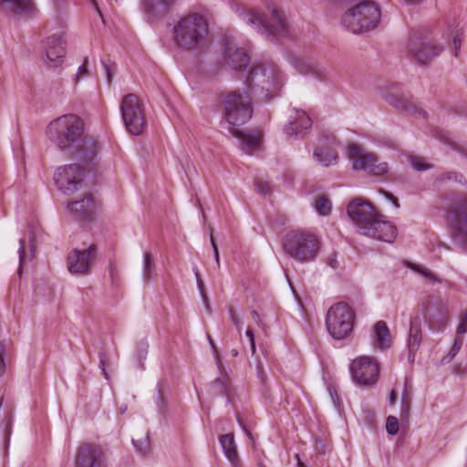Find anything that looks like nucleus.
Here are the masks:
<instances>
[{"label":"nucleus","mask_w":467,"mask_h":467,"mask_svg":"<svg viewBox=\"0 0 467 467\" xmlns=\"http://www.w3.org/2000/svg\"><path fill=\"white\" fill-rule=\"evenodd\" d=\"M83 119L75 114L62 115L52 120L47 127V136L60 150L70 152L74 159L90 164L96 161L98 142L86 137Z\"/></svg>","instance_id":"nucleus-1"},{"label":"nucleus","mask_w":467,"mask_h":467,"mask_svg":"<svg viewBox=\"0 0 467 467\" xmlns=\"http://www.w3.org/2000/svg\"><path fill=\"white\" fill-rule=\"evenodd\" d=\"M173 46L182 51H202L209 46L210 29L207 19L197 12H189L175 17L170 24Z\"/></svg>","instance_id":"nucleus-2"},{"label":"nucleus","mask_w":467,"mask_h":467,"mask_svg":"<svg viewBox=\"0 0 467 467\" xmlns=\"http://www.w3.org/2000/svg\"><path fill=\"white\" fill-rule=\"evenodd\" d=\"M246 81L257 97L270 100L279 95L284 77L276 64L263 62L253 66Z\"/></svg>","instance_id":"nucleus-3"},{"label":"nucleus","mask_w":467,"mask_h":467,"mask_svg":"<svg viewBox=\"0 0 467 467\" xmlns=\"http://www.w3.org/2000/svg\"><path fill=\"white\" fill-rule=\"evenodd\" d=\"M282 247L289 257L300 263H307L317 256L320 241L308 231L293 230L285 234Z\"/></svg>","instance_id":"nucleus-4"},{"label":"nucleus","mask_w":467,"mask_h":467,"mask_svg":"<svg viewBox=\"0 0 467 467\" xmlns=\"http://www.w3.org/2000/svg\"><path fill=\"white\" fill-rule=\"evenodd\" d=\"M270 17L257 10H250L241 15L242 19L254 26L259 33L269 39L288 35V24L284 13L276 7L270 8Z\"/></svg>","instance_id":"nucleus-5"},{"label":"nucleus","mask_w":467,"mask_h":467,"mask_svg":"<svg viewBox=\"0 0 467 467\" xmlns=\"http://www.w3.org/2000/svg\"><path fill=\"white\" fill-rule=\"evenodd\" d=\"M220 102L227 122L233 126L244 125L252 118V99L246 91L223 92L220 94Z\"/></svg>","instance_id":"nucleus-6"},{"label":"nucleus","mask_w":467,"mask_h":467,"mask_svg":"<svg viewBox=\"0 0 467 467\" xmlns=\"http://www.w3.org/2000/svg\"><path fill=\"white\" fill-rule=\"evenodd\" d=\"M380 10L372 0H352V33L362 34L377 27Z\"/></svg>","instance_id":"nucleus-7"},{"label":"nucleus","mask_w":467,"mask_h":467,"mask_svg":"<svg viewBox=\"0 0 467 467\" xmlns=\"http://www.w3.org/2000/svg\"><path fill=\"white\" fill-rule=\"evenodd\" d=\"M120 111L127 130L135 136L140 135L147 126L143 104L135 94L123 97Z\"/></svg>","instance_id":"nucleus-8"},{"label":"nucleus","mask_w":467,"mask_h":467,"mask_svg":"<svg viewBox=\"0 0 467 467\" xmlns=\"http://www.w3.org/2000/svg\"><path fill=\"white\" fill-rule=\"evenodd\" d=\"M352 170L364 171L369 176L380 177L387 174L389 168L387 162L379 161L375 153L352 141Z\"/></svg>","instance_id":"nucleus-9"},{"label":"nucleus","mask_w":467,"mask_h":467,"mask_svg":"<svg viewBox=\"0 0 467 467\" xmlns=\"http://www.w3.org/2000/svg\"><path fill=\"white\" fill-rule=\"evenodd\" d=\"M72 163L59 167L54 176L55 183L58 191L66 195H70L78 191L85 178L86 163Z\"/></svg>","instance_id":"nucleus-10"},{"label":"nucleus","mask_w":467,"mask_h":467,"mask_svg":"<svg viewBox=\"0 0 467 467\" xmlns=\"http://www.w3.org/2000/svg\"><path fill=\"white\" fill-rule=\"evenodd\" d=\"M328 333L335 339H344L350 333V306L338 302L330 306L326 317Z\"/></svg>","instance_id":"nucleus-11"},{"label":"nucleus","mask_w":467,"mask_h":467,"mask_svg":"<svg viewBox=\"0 0 467 467\" xmlns=\"http://www.w3.org/2000/svg\"><path fill=\"white\" fill-rule=\"evenodd\" d=\"M379 368L372 357L362 356L352 360V380L360 388H371L379 379Z\"/></svg>","instance_id":"nucleus-12"},{"label":"nucleus","mask_w":467,"mask_h":467,"mask_svg":"<svg viewBox=\"0 0 467 467\" xmlns=\"http://www.w3.org/2000/svg\"><path fill=\"white\" fill-rule=\"evenodd\" d=\"M107 452L100 444L82 443L77 449L74 467H107Z\"/></svg>","instance_id":"nucleus-13"},{"label":"nucleus","mask_w":467,"mask_h":467,"mask_svg":"<svg viewBox=\"0 0 467 467\" xmlns=\"http://www.w3.org/2000/svg\"><path fill=\"white\" fill-rule=\"evenodd\" d=\"M96 244H90L87 249H73L67 255V265L70 274L85 275L90 273L95 260Z\"/></svg>","instance_id":"nucleus-14"},{"label":"nucleus","mask_w":467,"mask_h":467,"mask_svg":"<svg viewBox=\"0 0 467 467\" xmlns=\"http://www.w3.org/2000/svg\"><path fill=\"white\" fill-rule=\"evenodd\" d=\"M452 237L467 244V195L459 199L450 211Z\"/></svg>","instance_id":"nucleus-15"},{"label":"nucleus","mask_w":467,"mask_h":467,"mask_svg":"<svg viewBox=\"0 0 467 467\" xmlns=\"http://www.w3.org/2000/svg\"><path fill=\"white\" fill-rule=\"evenodd\" d=\"M377 215L370 202L362 197L352 198V223L360 234H364L363 228H368Z\"/></svg>","instance_id":"nucleus-16"},{"label":"nucleus","mask_w":467,"mask_h":467,"mask_svg":"<svg viewBox=\"0 0 467 467\" xmlns=\"http://www.w3.org/2000/svg\"><path fill=\"white\" fill-rule=\"evenodd\" d=\"M177 0H140V9L148 23L163 19L172 11Z\"/></svg>","instance_id":"nucleus-17"},{"label":"nucleus","mask_w":467,"mask_h":467,"mask_svg":"<svg viewBox=\"0 0 467 467\" xmlns=\"http://www.w3.org/2000/svg\"><path fill=\"white\" fill-rule=\"evenodd\" d=\"M379 217L378 214L368 228H363V235L386 243H393L397 237V227L392 223L381 220Z\"/></svg>","instance_id":"nucleus-18"},{"label":"nucleus","mask_w":467,"mask_h":467,"mask_svg":"<svg viewBox=\"0 0 467 467\" xmlns=\"http://www.w3.org/2000/svg\"><path fill=\"white\" fill-rule=\"evenodd\" d=\"M47 63L49 67H58L66 55V41L63 36L53 35L45 40Z\"/></svg>","instance_id":"nucleus-19"},{"label":"nucleus","mask_w":467,"mask_h":467,"mask_svg":"<svg viewBox=\"0 0 467 467\" xmlns=\"http://www.w3.org/2000/svg\"><path fill=\"white\" fill-rule=\"evenodd\" d=\"M409 49L412 57L420 65H427L440 55L442 47L431 42L411 39L409 44Z\"/></svg>","instance_id":"nucleus-20"},{"label":"nucleus","mask_w":467,"mask_h":467,"mask_svg":"<svg viewBox=\"0 0 467 467\" xmlns=\"http://www.w3.org/2000/svg\"><path fill=\"white\" fill-rule=\"evenodd\" d=\"M223 59L234 70H242L250 62V57L245 50L238 47L232 39H226L225 41Z\"/></svg>","instance_id":"nucleus-21"},{"label":"nucleus","mask_w":467,"mask_h":467,"mask_svg":"<svg viewBox=\"0 0 467 467\" xmlns=\"http://www.w3.org/2000/svg\"><path fill=\"white\" fill-rule=\"evenodd\" d=\"M67 209L76 220L80 222H89L94 218L97 204L93 196L88 193L79 201L68 202Z\"/></svg>","instance_id":"nucleus-22"},{"label":"nucleus","mask_w":467,"mask_h":467,"mask_svg":"<svg viewBox=\"0 0 467 467\" xmlns=\"http://www.w3.org/2000/svg\"><path fill=\"white\" fill-rule=\"evenodd\" d=\"M312 127L311 119L302 110H295L291 119L285 127V132L289 137H303L306 130Z\"/></svg>","instance_id":"nucleus-23"},{"label":"nucleus","mask_w":467,"mask_h":467,"mask_svg":"<svg viewBox=\"0 0 467 467\" xmlns=\"http://www.w3.org/2000/svg\"><path fill=\"white\" fill-rule=\"evenodd\" d=\"M388 103L400 112L410 115H418L425 118V111L420 108L414 101L412 97L405 96H389Z\"/></svg>","instance_id":"nucleus-24"},{"label":"nucleus","mask_w":467,"mask_h":467,"mask_svg":"<svg viewBox=\"0 0 467 467\" xmlns=\"http://www.w3.org/2000/svg\"><path fill=\"white\" fill-rule=\"evenodd\" d=\"M420 318L416 316L410 319V335L407 342L409 361L413 362L415 354L418 351L421 342Z\"/></svg>","instance_id":"nucleus-25"},{"label":"nucleus","mask_w":467,"mask_h":467,"mask_svg":"<svg viewBox=\"0 0 467 467\" xmlns=\"http://www.w3.org/2000/svg\"><path fill=\"white\" fill-rule=\"evenodd\" d=\"M230 131L234 137L240 140L242 150L245 153L252 154L254 150L259 149L261 143V136L259 133L253 131L244 132L234 128H231Z\"/></svg>","instance_id":"nucleus-26"},{"label":"nucleus","mask_w":467,"mask_h":467,"mask_svg":"<svg viewBox=\"0 0 467 467\" xmlns=\"http://www.w3.org/2000/svg\"><path fill=\"white\" fill-rule=\"evenodd\" d=\"M219 441L222 446L223 451L229 461L232 467H242L237 448L233 433H227L219 437Z\"/></svg>","instance_id":"nucleus-27"},{"label":"nucleus","mask_w":467,"mask_h":467,"mask_svg":"<svg viewBox=\"0 0 467 467\" xmlns=\"http://www.w3.org/2000/svg\"><path fill=\"white\" fill-rule=\"evenodd\" d=\"M0 6L4 12L24 15L33 9L34 4L32 0H0Z\"/></svg>","instance_id":"nucleus-28"},{"label":"nucleus","mask_w":467,"mask_h":467,"mask_svg":"<svg viewBox=\"0 0 467 467\" xmlns=\"http://www.w3.org/2000/svg\"><path fill=\"white\" fill-rule=\"evenodd\" d=\"M374 335L377 340V347L380 350H385L390 347L391 336L385 321L380 320L374 325Z\"/></svg>","instance_id":"nucleus-29"},{"label":"nucleus","mask_w":467,"mask_h":467,"mask_svg":"<svg viewBox=\"0 0 467 467\" xmlns=\"http://www.w3.org/2000/svg\"><path fill=\"white\" fill-rule=\"evenodd\" d=\"M313 157L319 164L327 167L337 162V153L332 148L319 147L314 151Z\"/></svg>","instance_id":"nucleus-30"},{"label":"nucleus","mask_w":467,"mask_h":467,"mask_svg":"<svg viewBox=\"0 0 467 467\" xmlns=\"http://www.w3.org/2000/svg\"><path fill=\"white\" fill-rule=\"evenodd\" d=\"M313 207L320 216H328L332 210V203L327 195L320 194L315 198Z\"/></svg>","instance_id":"nucleus-31"},{"label":"nucleus","mask_w":467,"mask_h":467,"mask_svg":"<svg viewBox=\"0 0 467 467\" xmlns=\"http://www.w3.org/2000/svg\"><path fill=\"white\" fill-rule=\"evenodd\" d=\"M434 136L445 144L451 147L452 150L461 152L467 158V146L459 145L453 141L449 135L443 130H435Z\"/></svg>","instance_id":"nucleus-32"},{"label":"nucleus","mask_w":467,"mask_h":467,"mask_svg":"<svg viewBox=\"0 0 467 467\" xmlns=\"http://www.w3.org/2000/svg\"><path fill=\"white\" fill-rule=\"evenodd\" d=\"M290 64L301 74H306L314 70V65L306 62L303 57L291 56L289 57Z\"/></svg>","instance_id":"nucleus-33"},{"label":"nucleus","mask_w":467,"mask_h":467,"mask_svg":"<svg viewBox=\"0 0 467 467\" xmlns=\"http://www.w3.org/2000/svg\"><path fill=\"white\" fill-rule=\"evenodd\" d=\"M155 270L153 255L150 253H145L143 256V279L149 282Z\"/></svg>","instance_id":"nucleus-34"},{"label":"nucleus","mask_w":467,"mask_h":467,"mask_svg":"<svg viewBox=\"0 0 467 467\" xmlns=\"http://www.w3.org/2000/svg\"><path fill=\"white\" fill-rule=\"evenodd\" d=\"M132 443L139 453L142 455L148 454L150 450L149 431L140 439H132Z\"/></svg>","instance_id":"nucleus-35"},{"label":"nucleus","mask_w":467,"mask_h":467,"mask_svg":"<svg viewBox=\"0 0 467 467\" xmlns=\"http://www.w3.org/2000/svg\"><path fill=\"white\" fill-rule=\"evenodd\" d=\"M333 5L337 8H342L345 10V14L342 18V25L348 28L350 26V21L348 20L349 12H350V0H331Z\"/></svg>","instance_id":"nucleus-36"},{"label":"nucleus","mask_w":467,"mask_h":467,"mask_svg":"<svg viewBox=\"0 0 467 467\" xmlns=\"http://www.w3.org/2000/svg\"><path fill=\"white\" fill-rule=\"evenodd\" d=\"M213 386L218 393L229 395V379L227 376L217 378L213 381Z\"/></svg>","instance_id":"nucleus-37"},{"label":"nucleus","mask_w":467,"mask_h":467,"mask_svg":"<svg viewBox=\"0 0 467 467\" xmlns=\"http://www.w3.org/2000/svg\"><path fill=\"white\" fill-rule=\"evenodd\" d=\"M386 430L390 435H396L399 432V420L395 416H389L387 418Z\"/></svg>","instance_id":"nucleus-38"},{"label":"nucleus","mask_w":467,"mask_h":467,"mask_svg":"<svg viewBox=\"0 0 467 467\" xmlns=\"http://www.w3.org/2000/svg\"><path fill=\"white\" fill-rule=\"evenodd\" d=\"M195 277H196V281H197V285H198V288L200 290V293H201V296L202 297V300H203V303L207 308L208 311H211V307L209 306V303H208V296L207 295L205 294V291H204V284L201 278V275H200V273L198 272V270L195 271Z\"/></svg>","instance_id":"nucleus-39"},{"label":"nucleus","mask_w":467,"mask_h":467,"mask_svg":"<svg viewBox=\"0 0 467 467\" xmlns=\"http://www.w3.org/2000/svg\"><path fill=\"white\" fill-rule=\"evenodd\" d=\"M228 313L233 325L235 327L238 332L241 333L243 326V321L241 317H239V315L236 313L235 309L233 306L228 307Z\"/></svg>","instance_id":"nucleus-40"},{"label":"nucleus","mask_w":467,"mask_h":467,"mask_svg":"<svg viewBox=\"0 0 467 467\" xmlns=\"http://www.w3.org/2000/svg\"><path fill=\"white\" fill-rule=\"evenodd\" d=\"M328 393H329V396L331 398V400H332L334 406L337 408V411L341 414L343 409L340 404L339 397L337 395V389L331 386L328 388Z\"/></svg>","instance_id":"nucleus-41"},{"label":"nucleus","mask_w":467,"mask_h":467,"mask_svg":"<svg viewBox=\"0 0 467 467\" xmlns=\"http://www.w3.org/2000/svg\"><path fill=\"white\" fill-rule=\"evenodd\" d=\"M462 341L461 338H455L453 344H452V347L451 348L449 353H448V362L451 361L455 356L456 354L460 351L461 348H462Z\"/></svg>","instance_id":"nucleus-42"},{"label":"nucleus","mask_w":467,"mask_h":467,"mask_svg":"<svg viewBox=\"0 0 467 467\" xmlns=\"http://www.w3.org/2000/svg\"><path fill=\"white\" fill-rule=\"evenodd\" d=\"M410 415V403L401 402L400 405V420L408 422Z\"/></svg>","instance_id":"nucleus-43"},{"label":"nucleus","mask_w":467,"mask_h":467,"mask_svg":"<svg viewBox=\"0 0 467 467\" xmlns=\"http://www.w3.org/2000/svg\"><path fill=\"white\" fill-rule=\"evenodd\" d=\"M458 178H460L459 182H462V179H463V176L462 174H458L456 172H447V173L440 176L437 179V181L438 182H445V181H450V180L458 181Z\"/></svg>","instance_id":"nucleus-44"},{"label":"nucleus","mask_w":467,"mask_h":467,"mask_svg":"<svg viewBox=\"0 0 467 467\" xmlns=\"http://www.w3.org/2000/svg\"><path fill=\"white\" fill-rule=\"evenodd\" d=\"M88 57L85 58L83 64L78 67V70L77 72V74L75 75V82L78 83L79 78L83 76H88Z\"/></svg>","instance_id":"nucleus-45"},{"label":"nucleus","mask_w":467,"mask_h":467,"mask_svg":"<svg viewBox=\"0 0 467 467\" xmlns=\"http://www.w3.org/2000/svg\"><path fill=\"white\" fill-rule=\"evenodd\" d=\"M257 190L260 193L266 195L271 192V185L267 182L258 181L256 182Z\"/></svg>","instance_id":"nucleus-46"},{"label":"nucleus","mask_w":467,"mask_h":467,"mask_svg":"<svg viewBox=\"0 0 467 467\" xmlns=\"http://www.w3.org/2000/svg\"><path fill=\"white\" fill-rule=\"evenodd\" d=\"M210 240H211V244L213 246L215 262L217 264V266L220 267L219 251H218V247H217V244H216L214 237H213V229H211Z\"/></svg>","instance_id":"nucleus-47"},{"label":"nucleus","mask_w":467,"mask_h":467,"mask_svg":"<svg viewBox=\"0 0 467 467\" xmlns=\"http://www.w3.org/2000/svg\"><path fill=\"white\" fill-rule=\"evenodd\" d=\"M453 48H454V56H458V52L462 46V34L456 33V35L453 36Z\"/></svg>","instance_id":"nucleus-48"},{"label":"nucleus","mask_w":467,"mask_h":467,"mask_svg":"<svg viewBox=\"0 0 467 467\" xmlns=\"http://www.w3.org/2000/svg\"><path fill=\"white\" fill-rule=\"evenodd\" d=\"M411 165L417 171H425L429 168V166L423 163L419 158H413L411 160Z\"/></svg>","instance_id":"nucleus-49"},{"label":"nucleus","mask_w":467,"mask_h":467,"mask_svg":"<svg viewBox=\"0 0 467 467\" xmlns=\"http://www.w3.org/2000/svg\"><path fill=\"white\" fill-rule=\"evenodd\" d=\"M245 334L249 338L251 352L254 355L256 351L254 332L252 331V329L248 328Z\"/></svg>","instance_id":"nucleus-50"},{"label":"nucleus","mask_w":467,"mask_h":467,"mask_svg":"<svg viewBox=\"0 0 467 467\" xmlns=\"http://www.w3.org/2000/svg\"><path fill=\"white\" fill-rule=\"evenodd\" d=\"M207 338H208V341H209V343H210V345H211V347L213 349V352L215 354L217 365H218L219 368H221L222 367V362H221V360H220V358L218 357L217 348H216V346L214 344V341L212 338L210 334H207Z\"/></svg>","instance_id":"nucleus-51"},{"label":"nucleus","mask_w":467,"mask_h":467,"mask_svg":"<svg viewBox=\"0 0 467 467\" xmlns=\"http://www.w3.org/2000/svg\"><path fill=\"white\" fill-rule=\"evenodd\" d=\"M401 402L411 403V396L410 391L407 389V383L404 384V389L401 395Z\"/></svg>","instance_id":"nucleus-52"},{"label":"nucleus","mask_w":467,"mask_h":467,"mask_svg":"<svg viewBox=\"0 0 467 467\" xmlns=\"http://www.w3.org/2000/svg\"><path fill=\"white\" fill-rule=\"evenodd\" d=\"M381 192L384 193V195L386 196V198H387L388 200H389V201L393 203V205H394L395 207H397V208H399V207H400V202H399V200H398V198H397V197H395L392 193H390V192H386V191H381Z\"/></svg>","instance_id":"nucleus-53"},{"label":"nucleus","mask_w":467,"mask_h":467,"mask_svg":"<svg viewBox=\"0 0 467 467\" xmlns=\"http://www.w3.org/2000/svg\"><path fill=\"white\" fill-rule=\"evenodd\" d=\"M417 271L431 280H436L435 275L431 272H430L428 269L419 267V268H417Z\"/></svg>","instance_id":"nucleus-54"},{"label":"nucleus","mask_w":467,"mask_h":467,"mask_svg":"<svg viewBox=\"0 0 467 467\" xmlns=\"http://www.w3.org/2000/svg\"><path fill=\"white\" fill-rule=\"evenodd\" d=\"M251 316L253 317V319L255 321V323L260 327H263L264 325H263V322L260 318V316L258 314V312L256 310H253L251 312Z\"/></svg>","instance_id":"nucleus-55"},{"label":"nucleus","mask_w":467,"mask_h":467,"mask_svg":"<svg viewBox=\"0 0 467 467\" xmlns=\"http://www.w3.org/2000/svg\"><path fill=\"white\" fill-rule=\"evenodd\" d=\"M109 271L111 279L114 280L118 275V270H117V267L112 263L109 264Z\"/></svg>","instance_id":"nucleus-56"},{"label":"nucleus","mask_w":467,"mask_h":467,"mask_svg":"<svg viewBox=\"0 0 467 467\" xmlns=\"http://www.w3.org/2000/svg\"><path fill=\"white\" fill-rule=\"evenodd\" d=\"M457 333L458 334H464L467 332V323L461 321L460 324L457 327Z\"/></svg>","instance_id":"nucleus-57"},{"label":"nucleus","mask_w":467,"mask_h":467,"mask_svg":"<svg viewBox=\"0 0 467 467\" xmlns=\"http://www.w3.org/2000/svg\"><path fill=\"white\" fill-rule=\"evenodd\" d=\"M105 358H106V355L104 353H100L99 355V358H100V368L105 375V378L108 379V374L105 370Z\"/></svg>","instance_id":"nucleus-58"},{"label":"nucleus","mask_w":467,"mask_h":467,"mask_svg":"<svg viewBox=\"0 0 467 467\" xmlns=\"http://www.w3.org/2000/svg\"><path fill=\"white\" fill-rule=\"evenodd\" d=\"M328 265L334 269L339 266V263L337 262L336 255H333L328 259Z\"/></svg>","instance_id":"nucleus-59"},{"label":"nucleus","mask_w":467,"mask_h":467,"mask_svg":"<svg viewBox=\"0 0 467 467\" xmlns=\"http://www.w3.org/2000/svg\"><path fill=\"white\" fill-rule=\"evenodd\" d=\"M396 401H397L396 391L391 390V392L389 393V405L393 406V405H395Z\"/></svg>","instance_id":"nucleus-60"},{"label":"nucleus","mask_w":467,"mask_h":467,"mask_svg":"<svg viewBox=\"0 0 467 467\" xmlns=\"http://www.w3.org/2000/svg\"><path fill=\"white\" fill-rule=\"evenodd\" d=\"M5 364L4 360L3 353L0 352V377L5 373Z\"/></svg>","instance_id":"nucleus-61"},{"label":"nucleus","mask_w":467,"mask_h":467,"mask_svg":"<svg viewBox=\"0 0 467 467\" xmlns=\"http://www.w3.org/2000/svg\"><path fill=\"white\" fill-rule=\"evenodd\" d=\"M104 67L107 73L108 81L110 82L112 78L111 69L108 64H104Z\"/></svg>","instance_id":"nucleus-62"},{"label":"nucleus","mask_w":467,"mask_h":467,"mask_svg":"<svg viewBox=\"0 0 467 467\" xmlns=\"http://www.w3.org/2000/svg\"><path fill=\"white\" fill-rule=\"evenodd\" d=\"M10 429L9 428H6L5 430V447L8 446V443H9V435H10Z\"/></svg>","instance_id":"nucleus-63"},{"label":"nucleus","mask_w":467,"mask_h":467,"mask_svg":"<svg viewBox=\"0 0 467 467\" xmlns=\"http://www.w3.org/2000/svg\"><path fill=\"white\" fill-rule=\"evenodd\" d=\"M346 213L348 217H350V202H348L347 205H346Z\"/></svg>","instance_id":"nucleus-64"}]
</instances>
